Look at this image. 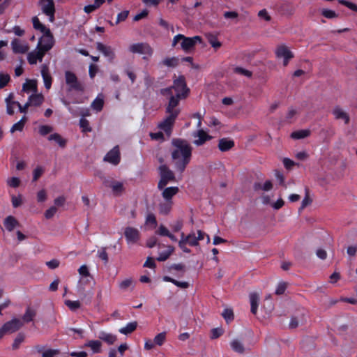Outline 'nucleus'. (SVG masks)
I'll use <instances>...</instances> for the list:
<instances>
[{"mask_svg":"<svg viewBox=\"0 0 357 357\" xmlns=\"http://www.w3.org/2000/svg\"><path fill=\"white\" fill-rule=\"evenodd\" d=\"M171 144V157L174 169L182 174L191 161L192 147L186 139L182 138H173Z\"/></svg>","mask_w":357,"mask_h":357,"instance_id":"1","label":"nucleus"},{"mask_svg":"<svg viewBox=\"0 0 357 357\" xmlns=\"http://www.w3.org/2000/svg\"><path fill=\"white\" fill-rule=\"evenodd\" d=\"M174 77L173 85L160 89V94L167 97L168 102H170L173 99L176 102V107H178L180 101L188 96L190 89L187 86L185 78L183 75L176 77L174 75Z\"/></svg>","mask_w":357,"mask_h":357,"instance_id":"2","label":"nucleus"},{"mask_svg":"<svg viewBox=\"0 0 357 357\" xmlns=\"http://www.w3.org/2000/svg\"><path fill=\"white\" fill-rule=\"evenodd\" d=\"M165 113L167 114V116L159 123L158 127L169 137L172 133L175 121L181 113V109L176 107V102L173 99L170 102H167Z\"/></svg>","mask_w":357,"mask_h":357,"instance_id":"3","label":"nucleus"},{"mask_svg":"<svg viewBox=\"0 0 357 357\" xmlns=\"http://www.w3.org/2000/svg\"><path fill=\"white\" fill-rule=\"evenodd\" d=\"M158 170L160 178L158 183V188L162 190L169 182L175 181L176 177L174 172L166 165H160Z\"/></svg>","mask_w":357,"mask_h":357,"instance_id":"4","label":"nucleus"},{"mask_svg":"<svg viewBox=\"0 0 357 357\" xmlns=\"http://www.w3.org/2000/svg\"><path fill=\"white\" fill-rule=\"evenodd\" d=\"M66 83L69 86L70 90H75L77 91H83V85L78 81L76 75L69 70L65 73Z\"/></svg>","mask_w":357,"mask_h":357,"instance_id":"5","label":"nucleus"},{"mask_svg":"<svg viewBox=\"0 0 357 357\" xmlns=\"http://www.w3.org/2000/svg\"><path fill=\"white\" fill-rule=\"evenodd\" d=\"M129 50L133 54H140L147 55L149 56H152L153 50L151 45L146 43H138L131 45L129 47Z\"/></svg>","mask_w":357,"mask_h":357,"instance_id":"6","label":"nucleus"},{"mask_svg":"<svg viewBox=\"0 0 357 357\" xmlns=\"http://www.w3.org/2000/svg\"><path fill=\"white\" fill-rule=\"evenodd\" d=\"M54 44L53 35L50 30V33L46 32L43 33V36L38 41L37 48H40L43 52L45 53L52 48Z\"/></svg>","mask_w":357,"mask_h":357,"instance_id":"7","label":"nucleus"},{"mask_svg":"<svg viewBox=\"0 0 357 357\" xmlns=\"http://www.w3.org/2000/svg\"><path fill=\"white\" fill-rule=\"evenodd\" d=\"M39 4L43 13L49 17L51 22L54 21L55 4L53 0H40Z\"/></svg>","mask_w":357,"mask_h":357,"instance_id":"8","label":"nucleus"},{"mask_svg":"<svg viewBox=\"0 0 357 357\" xmlns=\"http://www.w3.org/2000/svg\"><path fill=\"white\" fill-rule=\"evenodd\" d=\"M197 42H202V38L200 36L186 37L183 35V38L181 42V48L185 52L188 53L195 47Z\"/></svg>","mask_w":357,"mask_h":357,"instance_id":"9","label":"nucleus"},{"mask_svg":"<svg viewBox=\"0 0 357 357\" xmlns=\"http://www.w3.org/2000/svg\"><path fill=\"white\" fill-rule=\"evenodd\" d=\"M102 183L105 187L112 188L115 195H120L124 191L123 183L115 181L112 178H105Z\"/></svg>","mask_w":357,"mask_h":357,"instance_id":"10","label":"nucleus"},{"mask_svg":"<svg viewBox=\"0 0 357 357\" xmlns=\"http://www.w3.org/2000/svg\"><path fill=\"white\" fill-rule=\"evenodd\" d=\"M124 236L128 244H135L140 238V232L137 228L127 227L124 230Z\"/></svg>","mask_w":357,"mask_h":357,"instance_id":"11","label":"nucleus"},{"mask_svg":"<svg viewBox=\"0 0 357 357\" xmlns=\"http://www.w3.org/2000/svg\"><path fill=\"white\" fill-rule=\"evenodd\" d=\"M104 160L114 165H117L121 160L120 151L118 146L111 149L104 157Z\"/></svg>","mask_w":357,"mask_h":357,"instance_id":"12","label":"nucleus"},{"mask_svg":"<svg viewBox=\"0 0 357 357\" xmlns=\"http://www.w3.org/2000/svg\"><path fill=\"white\" fill-rule=\"evenodd\" d=\"M22 326V321L17 318H14L9 321L6 322L1 328L6 333H12L18 331Z\"/></svg>","mask_w":357,"mask_h":357,"instance_id":"13","label":"nucleus"},{"mask_svg":"<svg viewBox=\"0 0 357 357\" xmlns=\"http://www.w3.org/2000/svg\"><path fill=\"white\" fill-rule=\"evenodd\" d=\"M96 49L101 52L105 57H107L110 61L115 58V53L111 46L105 45L100 42L96 43Z\"/></svg>","mask_w":357,"mask_h":357,"instance_id":"14","label":"nucleus"},{"mask_svg":"<svg viewBox=\"0 0 357 357\" xmlns=\"http://www.w3.org/2000/svg\"><path fill=\"white\" fill-rule=\"evenodd\" d=\"M275 54L279 59H293L294 57L293 52L285 45H278L275 49Z\"/></svg>","mask_w":357,"mask_h":357,"instance_id":"15","label":"nucleus"},{"mask_svg":"<svg viewBox=\"0 0 357 357\" xmlns=\"http://www.w3.org/2000/svg\"><path fill=\"white\" fill-rule=\"evenodd\" d=\"M332 114L337 120H343L344 124L347 125L349 123L350 117L347 112H344L340 107L336 106L333 109Z\"/></svg>","mask_w":357,"mask_h":357,"instance_id":"16","label":"nucleus"},{"mask_svg":"<svg viewBox=\"0 0 357 357\" xmlns=\"http://www.w3.org/2000/svg\"><path fill=\"white\" fill-rule=\"evenodd\" d=\"M37 49V51L29 52L27 55L28 62L31 65L36 64L37 63V61H42L45 54V52H43V50L40 48Z\"/></svg>","mask_w":357,"mask_h":357,"instance_id":"17","label":"nucleus"},{"mask_svg":"<svg viewBox=\"0 0 357 357\" xmlns=\"http://www.w3.org/2000/svg\"><path fill=\"white\" fill-rule=\"evenodd\" d=\"M12 50L15 54H24L29 50V46L21 43V41L15 38L11 42Z\"/></svg>","mask_w":357,"mask_h":357,"instance_id":"18","label":"nucleus"},{"mask_svg":"<svg viewBox=\"0 0 357 357\" xmlns=\"http://www.w3.org/2000/svg\"><path fill=\"white\" fill-rule=\"evenodd\" d=\"M3 226L8 231L11 232L15 227L20 226V222L14 216L8 215L3 220Z\"/></svg>","mask_w":357,"mask_h":357,"instance_id":"19","label":"nucleus"},{"mask_svg":"<svg viewBox=\"0 0 357 357\" xmlns=\"http://www.w3.org/2000/svg\"><path fill=\"white\" fill-rule=\"evenodd\" d=\"M162 190V196L165 201H172L173 197L179 191L178 188L176 186L165 187Z\"/></svg>","mask_w":357,"mask_h":357,"instance_id":"20","label":"nucleus"},{"mask_svg":"<svg viewBox=\"0 0 357 357\" xmlns=\"http://www.w3.org/2000/svg\"><path fill=\"white\" fill-rule=\"evenodd\" d=\"M98 337L109 345L113 344L117 340L116 335L102 331L99 332Z\"/></svg>","mask_w":357,"mask_h":357,"instance_id":"21","label":"nucleus"},{"mask_svg":"<svg viewBox=\"0 0 357 357\" xmlns=\"http://www.w3.org/2000/svg\"><path fill=\"white\" fill-rule=\"evenodd\" d=\"M234 146V142L227 138H222L219 140L218 148L222 151L225 152L230 150Z\"/></svg>","mask_w":357,"mask_h":357,"instance_id":"22","label":"nucleus"},{"mask_svg":"<svg viewBox=\"0 0 357 357\" xmlns=\"http://www.w3.org/2000/svg\"><path fill=\"white\" fill-rule=\"evenodd\" d=\"M41 75L44 81L45 88L49 89L52 86V79L48 72V68L47 66H43L41 69Z\"/></svg>","mask_w":357,"mask_h":357,"instance_id":"23","label":"nucleus"},{"mask_svg":"<svg viewBox=\"0 0 357 357\" xmlns=\"http://www.w3.org/2000/svg\"><path fill=\"white\" fill-rule=\"evenodd\" d=\"M306 321L304 313L299 315L293 316L289 324V327L291 329L297 328L300 324H303Z\"/></svg>","mask_w":357,"mask_h":357,"instance_id":"24","label":"nucleus"},{"mask_svg":"<svg viewBox=\"0 0 357 357\" xmlns=\"http://www.w3.org/2000/svg\"><path fill=\"white\" fill-rule=\"evenodd\" d=\"M173 201H165L160 202L158 206L159 213L163 215H168L172 208Z\"/></svg>","mask_w":357,"mask_h":357,"instance_id":"25","label":"nucleus"},{"mask_svg":"<svg viewBox=\"0 0 357 357\" xmlns=\"http://www.w3.org/2000/svg\"><path fill=\"white\" fill-rule=\"evenodd\" d=\"M48 140L54 141L61 148H65L67 144V140L61 137L59 133H54L48 137Z\"/></svg>","mask_w":357,"mask_h":357,"instance_id":"26","label":"nucleus"},{"mask_svg":"<svg viewBox=\"0 0 357 357\" xmlns=\"http://www.w3.org/2000/svg\"><path fill=\"white\" fill-rule=\"evenodd\" d=\"M137 327V321L129 322L126 324V326L119 328V331L120 333L123 335H128L132 333L133 331L136 330Z\"/></svg>","mask_w":357,"mask_h":357,"instance_id":"27","label":"nucleus"},{"mask_svg":"<svg viewBox=\"0 0 357 357\" xmlns=\"http://www.w3.org/2000/svg\"><path fill=\"white\" fill-rule=\"evenodd\" d=\"M33 26L36 30L40 31L42 33L46 32L47 33H50V29L46 27L44 24H43L38 17L35 16L32 18Z\"/></svg>","mask_w":357,"mask_h":357,"instance_id":"28","label":"nucleus"},{"mask_svg":"<svg viewBox=\"0 0 357 357\" xmlns=\"http://www.w3.org/2000/svg\"><path fill=\"white\" fill-rule=\"evenodd\" d=\"M259 296L256 293H252L250 295V305H251V312L253 314H256L258 309V305H259Z\"/></svg>","mask_w":357,"mask_h":357,"instance_id":"29","label":"nucleus"},{"mask_svg":"<svg viewBox=\"0 0 357 357\" xmlns=\"http://www.w3.org/2000/svg\"><path fill=\"white\" fill-rule=\"evenodd\" d=\"M44 100V97L41 93L32 94L29 96L27 102H30V105L40 106Z\"/></svg>","mask_w":357,"mask_h":357,"instance_id":"30","label":"nucleus"},{"mask_svg":"<svg viewBox=\"0 0 357 357\" xmlns=\"http://www.w3.org/2000/svg\"><path fill=\"white\" fill-rule=\"evenodd\" d=\"M231 349L238 354H243L245 351V347L243 344L238 340H233L230 343Z\"/></svg>","mask_w":357,"mask_h":357,"instance_id":"31","label":"nucleus"},{"mask_svg":"<svg viewBox=\"0 0 357 357\" xmlns=\"http://www.w3.org/2000/svg\"><path fill=\"white\" fill-rule=\"evenodd\" d=\"M22 90L26 93L36 91L37 90L36 81L34 79H27L26 82L23 84Z\"/></svg>","mask_w":357,"mask_h":357,"instance_id":"32","label":"nucleus"},{"mask_svg":"<svg viewBox=\"0 0 357 357\" xmlns=\"http://www.w3.org/2000/svg\"><path fill=\"white\" fill-rule=\"evenodd\" d=\"M197 136L199 139L194 141L195 144L197 146H201L204 144L207 140L211 139V137L203 130L198 131Z\"/></svg>","mask_w":357,"mask_h":357,"instance_id":"33","label":"nucleus"},{"mask_svg":"<svg viewBox=\"0 0 357 357\" xmlns=\"http://www.w3.org/2000/svg\"><path fill=\"white\" fill-rule=\"evenodd\" d=\"M207 40L208 43L213 47L214 49L218 50L222 46V43L218 40L216 35L213 33H208L206 36Z\"/></svg>","mask_w":357,"mask_h":357,"instance_id":"34","label":"nucleus"},{"mask_svg":"<svg viewBox=\"0 0 357 357\" xmlns=\"http://www.w3.org/2000/svg\"><path fill=\"white\" fill-rule=\"evenodd\" d=\"M26 117L24 116L18 122L14 123L10 128V132L13 133L15 131H22L24 127V125L26 122Z\"/></svg>","mask_w":357,"mask_h":357,"instance_id":"35","label":"nucleus"},{"mask_svg":"<svg viewBox=\"0 0 357 357\" xmlns=\"http://www.w3.org/2000/svg\"><path fill=\"white\" fill-rule=\"evenodd\" d=\"M310 135L309 130H300L294 131L291 134V137L295 139H301L308 137Z\"/></svg>","mask_w":357,"mask_h":357,"instance_id":"36","label":"nucleus"},{"mask_svg":"<svg viewBox=\"0 0 357 357\" xmlns=\"http://www.w3.org/2000/svg\"><path fill=\"white\" fill-rule=\"evenodd\" d=\"M101 345L102 344L99 340H90L85 344V346L90 347L93 353H100Z\"/></svg>","mask_w":357,"mask_h":357,"instance_id":"37","label":"nucleus"},{"mask_svg":"<svg viewBox=\"0 0 357 357\" xmlns=\"http://www.w3.org/2000/svg\"><path fill=\"white\" fill-rule=\"evenodd\" d=\"M187 236L183 232L181 234V239L178 241V247L185 253H190L191 250L187 248Z\"/></svg>","mask_w":357,"mask_h":357,"instance_id":"38","label":"nucleus"},{"mask_svg":"<svg viewBox=\"0 0 357 357\" xmlns=\"http://www.w3.org/2000/svg\"><path fill=\"white\" fill-rule=\"evenodd\" d=\"M174 248L172 246H169L168 249L165 251L161 252L159 253L158 257H157V260L158 261H166L172 253L174 252Z\"/></svg>","mask_w":357,"mask_h":357,"instance_id":"39","label":"nucleus"},{"mask_svg":"<svg viewBox=\"0 0 357 357\" xmlns=\"http://www.w3.org/2000/svg\"><path fill=\"white\" fill-rule=\"evenodd\" d=\"M162 64L171 68L176 67L179 63V59L177 57H167L165 58L162 61Z\"/></svg>","mask_w":357,"mask_h":357,"instance_id":"40","label":"nucleus"},{"mask_svg":"<svg viewBox=\"0 0 357 357\" xmlns=\"http://www.w3.org/2000/svg\"><path fill=\"white\" fill-rule=\"evenodd\" d=\"M320 135L324 136V141L326 142H328L330 139L334 135L335 132L332 128H322L320 130Z\"/></svg>","mask_w":357,"mask_h":357,"instance_id":"41","label":"nucleus"},{"mask_svg":"<svg viewBox=\"0 0 357 357\" xmlns=\"http://www.w3.org/2000/svg\"><path fill=\"white\" fill-rule=\"evenodd\" d=\"M104 106V100L102 98L97 97L91 103V107L97 111L100 112Z\"/></svg>","mask_w":357,"mask_h":357,"instance_id":"42","label":"nucleus"},{"mask_svg":"<svg viewBox=\"0 0 357 357\" xmlns=\"http://www.w3.org/2000/svg\"><path fill=\"white\" fill-rule=\"evenodd\" d=\"M35 316L36 312L30 307H27L24 314L22 317V319L24 322L29 323L33 321Z\"/></svg>","mask_w":357,"mask_h":357,"instance_id":"43","label":"nucleus"},{"mask_svg":"<svg viewBox=\"0 0 357 357\" xmlns=\"http://www.w3.org/2000/svg\"><path fill=\"white\" fill-rule=\"evenodd\" d=\"M65 305L71 310L76 311L81 306V303L79 301H70L66 300L65 301Z\"/></svg>","mask_w":357,"mask_h":357,"instance_id":"44","label":"nucleus"},{"mask_svg":"<svg viewBox=\"0 0 357 357\" xmlns=\"http://www.w3.org/2000/svg\"><path fill=\"white\" fill-rule=\"evenodd\" d=\"M79 126L82 128V131L83 132H88L91 131V128L90 127L89 121L84 118L80 119Z\"/></svg>","mask_w":357,"mask_h":357,"instance_id":"45","label":"nucleus"},{"mask_svg":"<svg viewBox=\"0 0 357 357\" xmlns=\"http://www.w3.org/2000/svg\"><path fill=\"white\" fill-rule=\"evenodd\" d=\"M10 77L7 73H0V89L4 88L10 82Z\"/></svg>","mask_w":357,"mask_h":357,"instance_id":"46","label":"nucleus"},{"mask_svg":"<svg viewBox=\"0 0 357 357\" xmlns=\"http://www.w3.org/2000/svg\"><path fill=\"white\" fill-rule=\"evenodd\" d=\"M222 315L224 317V319H225L227 323L231 321L234 318V312L231 309H228V308L225 309L222 313Z\"/></svg>","mask_w":357,"mask_h":357,"instance_id":"47","label":"nucleus"},{"mask_svg":"<svg viewBox=\"0 0 357 357\" xmlns=\"http://www.w3.org/2000/svg\"><path fill=\"white\" fill-rule=\"evenodd\" d=\"M165 340L166 333L165 332H162L155 335L153 340L155 342V345L161 346L165 343Z\"/></svg>","mask_w":357,"mask_h":357,"instance_id":"48","label":"nucleus"},{"mask_svg":"<svg viewBox=\"0 0 357 357\" xmlns=\"http://www.w3.org/2000/svg\"><path fill=\"white\" fill-rule=\"evenodd\" d=\"M186 238H187V244H188L190 246H197L199 245L196 235L194 232H191L189 234H188V236Z\"/></svg>","mask_w":357,"mask_h":357,"instance_id":"49","label":"nucleus"},{"mask_svg":"<svg viewBox=\"0 0 357 357\" xmlns=\"http://www.w3.org/2000/svg\"><path fill=\"white\" fill-rule=\"evenodd\" d=\"M106 248H101L98 250V257L104 261L105 264H107L109 261L108 255L106 251Z\"/></svg>","mask_w":357,"mask_h":357,"instance_id":"50","label":"nucleus"},{"mask_svg":"<svg viewBox=\"0 0 357 357\" xmlns=\"http://www.w3.org/2000/svg\"><path fill=\"white\" fill-rule=\"evenodd\" d=\"M60 353L61 351L59 349H48L43 353V357H57Z\"/></svg>","mask_w":357,"mask_h":357,"instance_id":"51","label":"nucleus"},{"mask_svg":"<svg viewBox=\"0 0 357 357\" xmlns=\"http://www.w3.org/2000/svg\"><path fill=\"white\" fill-rule=\"evenodd\" d=\"M53 130V128L50 126L43 125L39 127L38 132L40 135L45 136Z\"/></svg>","mask_w":357,"mask_h":357,"instance_id":"52","label":"nucleus"},{"mask_svg":"<svg viewBox=\"0 0 357 357\" xmlns=\"http://www.w3.org/2000/svg\"><path fill=\"white\" fill-rule=\"evenodd\" d=\"M24 336L22 333H19L15 339L14 340V342L13 343L12 347L13 349H18L20 344L24 341Z\"/></svg>","mask_w":357,"mask_h":357,"instance_id":"53","label":"nucleus"},{"mask_svg":"<svg viewBox=\"0 0 357 357\" xmlns=\"http://www.w3.org/2000/svg\"><path fill=\"white\" fill-rule=\"evenodd\" d=\"M183 225V220H177L176 221L170 225V227L172 228L174 232H178L182 229Z\"/></svg>","mask_w":357,"mask_h":357,"instance_id":"54","label":"nucleus"},{"mask_svg":"<svg viewBox=\"0 0 357 357\" xmlns=\"http://www.w3.org/2000/svg\"><path fill=\"white\" fill-rule=\"evenodd\" d=\"M234 73L243 75L244 76H246L248 77H250L252 75V72L246 70L242 67H236L234 68Z\"/></svg>","mask_w":357,"mask_h":357,"instance_id":"55","label":"nucleus"},{"mask_svg":"<svg viewBox=\"0 0 357 357\" xmlns=\"http://www.w3.org/2000/svg\"><path fill=\"white\" fill-rule=\"evenodd\" d=\"M321 14L324 17L328 19L335 18L337 16L335 11L329 9H323L321 11Z\"/></svg>","mask_w":357,"mask_h":357,"instance_id":"56","label":"nucleus"},{"mask_svg":"<svg viewBox=\"0 0 357 357\" xmlns=\"http://www.w3.org/2000/svg\"><path fill=\"white\" fill-rule=\"evenodd\" d=\"M128 15H129L128 10H123V11L119 13L117 15V18H116L115 24H118L121 22L125 21L127 19Z\"/></svg>","mask_w":357,"mask_h":357,"instance_id":"57","label":"nucleus"},{"mask_svg":"<svg viewBox=\"0 0 357 357\" xmlns=\"http://www.w3.org/2000/svg\"><path fill=\"white\" fill-rule=\"evenodd\" d=\"M223 333V331L220 328H213L211 331V338L216 339L220 337Z\"/></svg>","mask_w":357,"mask_h":357,"instance_id":"58","label":"nucleus"},{"mask_svg":"<svg viewBox=\"0 0 357 357\" xmlns=\"http://www.w3.org/2000/svg\"><path fill=\"white\" fill-rule=\"evenodd\" d=\"M305 190H306L305 196L304 199L302 201L300 210L305 208L307 206L310 204L311 202H312L311 199L309 197L308 189L306 188Z\"/></svg>","mask_w":357,"mask_h":357,"instance_id":"59","label":"nucleus"},{"mask_svg":"<svg viewBox=\"0 0 357 357\" xmlns=\"http://www.w3.org/2000/svg\"><path fill=\"white\" fill-rule=\"evenodd\" d=\"M339 2H340V3L347 6L351 10L357 12V6L355 3L348 1L347 0H340Z\"/></svg>","mask_w":357,"mask_h":357,"instance_id":"60","label":"nucleus"},{"mask_svg":"<svg viewBox=\"0 0 357 357\" xmlns=\"http://www.w3.org/2000/svg\"><path fill=\"white\" fill-rule=\"evenodd\" d=\"M132 279H126L119 284V288L122 290H126L132 285Z\"/></svg>","mask_w":357,"mask_h":357,"instance_id":"61","label":"nucleus"},{"mask_svg":"<svg viewBox=\"0 0 357 357\" xmlns=\"http://www.w3.org/2000/svg\"><path fill=\"white\" fill-rule=\"evenodd\" d=\"M43 173V169L41 167H37L33 170V181H36L41 176Z\"/></svg>","mask_w":357,"mask_h":357,"instance_id":"62","label":"nucleus"},{"mask_svg":"<svg viewBox=\"0 0 357 357\" xmlns=\"http://www.w3.org/2000/svg\"><path fill=\"white\" fill-rule=\"evenodd\" d=\"M57 211V208L56 206H52L50 207V208H48L45 213V217L47 218V219H50L52 218L54 215L55 213H56Z\"/></svg>","mask_w":357,"mask_h":357,"instance_id":"63","label":"nucleus"},{"mask_svg":"<svg viewBox=\"0 0 357 357\" xmlns=\"http://www.w3.org/2000/svg\"><path fill=\"white\" fill-rule=\"evenodd\" d=\"M78 273L83 277L90 276V273L86 265H82L78 269Z\"/></svg>","mask_w":357,"mask_h":357,"instance_id":"64","label":"nucleus"}]
</instances>
